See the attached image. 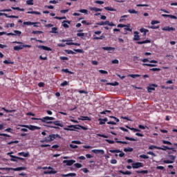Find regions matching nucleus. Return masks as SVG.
<instances>
[{
	"label": "nucleus",
	"instance_id": "nucleus-51",
	"mask_svg": "<svg viewBox=\"0 0 177 177\" xmlns=\"http://www.w3.org/2000/svg\"><path fill=\"white\" fill-rule=\"evenodd\" d=\"M14 32L15 35H21V31L20 30H14Z\"/></svg>",
	"mask_w": 177,
	"mask_h": 177
},
{
	"label": "nucleus",
	"instance_id": "nucleus-23",
	"mask_svg": "<svg viewBox=\"0 0 177 177\" xmlns=\"http://www.w3.org/2000/svg\"><path fill=\"white\" fill-rule=\"evenodd\" d=\"M62 176L67 177V176H77V174L75 173H69L68 174H62Z\"/></svg>",
	"mask_w": 177,
	"mask_h": 177
},
{
	"label": "nucleus",
	"instance_id": "nucleus-5",
	"mask_svg": "<svg viewBox=\"0 0 177 177\" xmlns=\"http://www.w3.org/2000/svg\"><path fill=\"white\" fill-rule=\"evenodd\" d=\"M74 129H78V127H77V125H69L67 127H64V131H74Z\"/></svg>",
	"mask_w": 177,
	"mask_h": 177
},
{
	"label": "nucleus",
	"instance_id": "nucleus-58",
	"mask_svg": "<svg viewBox=\"0 0 177 177\" xmlns=\"http://www.w3.org/2000/svg\"><path fill=\"white\" fill-rule=\"evenodd\" d=\"M62 71H63L64 73H69V74H73V72L69 71L68 69H67V68L62 69Z\"/></svg>",
	"mask_w": 177,
	"mask_h": 177
},
{
	"label": "nucleus",
	"instance_id": "nucleus-19",
	"mask_svg": "<svg viewBox=\"0 0 177 177\" xmlns=\"http://www.w3.org/2000/svg\"><path fill=\"white\" fill-rule=\"evenodd\" d=\"M102 49L103 50H108V52L115 50V48L114 47H102Z\"/></svg>",
	"mask_w": 177,
	"mask_h": 177
},
{
	"label": "nucleus",
	"instance_id": "nucleus-33",
	"mask_svg": "<svg viewBox=\"0 0 177 177\" xmlns=\"http://www.w3.org/2000/svg\"><path fill=\"white\" fill-rule=\"evenodd\" d=\"M12 9H13V10H19L20 12H24V8H20L19 7H12Z\"/></svg>",
	"mask_w": 177,
	"mask_h": 177
},
{
	"label": "nucleus",
	"instance_id": "nucleus-28",
	"mask_svg": "<svg viewBox=\"0 0 177 177\" xmlns=\"http://www.w3.org/2000/svg\"><path fill=\"white\" fill-rule=\"evenodd\" d=\"M24 24V26H32L33 24H37V22L25 21Z\"/></svg>",
	"mask_w": 177,
	"mask_h": 177
},
{
	"label": "nucleus",
	"instance_id": "nucleus-31",
	"mask_svg": "<svg viewBox=\"0 0 177 177\" xmlns=\"http://www.w3.org/2000/svg\"><path fill=\"white\" fill-rule=\"evenodd\" d=\"M29 155L28 152H19L18 153V156H22V157H27Z\"/></svg>",
	"mask_w": 177,
	"mask_h": 177
},
{
	"label": "nucleus",
	"instance_id": "nucleus-4",
	"mask_svg": "<svg viewBox=\"0 0 177 177\" xmlns=\"http://www.w3.org/2000/svg\"><path fill=\"white\" fill-rule=\"evenodd\" d=\"M131 165L133 169H138V168H143V163L140 162L132 163Z\"/></svg>",
	"mask_w": 177,
	"mask_h": 177
},
{
	"label": "nucleus",
	"instance_id": "nucleus-11",
	"mask_svg": "<svg viewBox=\"0 0 177 177\" xmlns=\"http://www.w3.org/2000/svg\"><path fill=\"white\" fill-rule=\"evenodd\" d=\"M26 128H28V129H30V131H35V129H41V127H38L37 126H32V125H30V126H25Z\"/></svg>",
	"mask_w": 177,
	"mask_h": 177
},
{
	"label": "nucleus",
	"instance_id": "nucleus-43",
	"mask_svg": "<svg viewBox=\"0 0 177 177\" xmlns=\"http://www.w3.org/2000/svg\"><path fill=\"white\" fill-rule=\"evenodd\" d=\"M107 26H109L110 27H115V24H114V23L110 22V21H107Z\"/></svg>",
	"mask_w": 177,
	"mask_h": 177
},
{
	"label": "nucleus",
	"instance_id": "nucleus-27",
	"mask_svg": "<svg viewBox=\"0 0 177 177\" xmlns=\"http://www.w3.org/2000/svg\"><path fill=\"white\" fill-rule=\"evenodd\" d=\"M120 174H122V175H131V172L127 171H124L122 170L119 171Z\"/></svg>",
	"mask_w": 177,
	"mask_h": 177
},
{
	"label": "nucleus",
	"instance_id": "nucleus-41",
	"mask_svg": "<svg viewBox=\"0 0 177 177\" xmlns=\"http://www.w3.org/2000/svg\"><path fill=\"white\" fill-rule=\"evenodd\" d=\"M79 12L80 13H84V15H88V10L82 9V10H80Z\"/></svg>",
	"mask_w": 177,
	"mask_h": 177
},
{
	"label": "nucleus",
	"instance_id": "nucleus-14",
	"mask_svg": "<svg viewBox=\"0 0 177 177\" xmlns=\"http://www.w3.org/2000/svg\"><path fill=\"white\" fill-rule=\"evenodd\" d=\"M133 41H139L140 39V36H139V32L138 31L134 32Z\"/></svg>",
	"mask_w": 177,
	"mask_h": 177
},
{
	"label": "nucleus",
	"instance_id": "nucleus-38",
	"mask_svg": "<svg viewBox=\"0 0 177 177\" xmlns=\"http://www.w3.org/2000/svg\"><path fill=\"white\" fill-rule=\"evenodd\" d=\"M163 162L164 164H174V160H165Z\"/></svg>",
	"mask_w": 177,
	"mask_h": 177
},
{
	"label": "nucleus",
	"instance_id": "nucleus-21",
	"mask_svg": "<svg viewBox=\"0 0 177 177\" xmlns=\"http://www.w3.org/2000/svg\"><path fill=\"white\" fill-rule=\"evenodd\" d=\"M8 156H10V157H11V158H17V160H24V158H20V157H17V156H15L13 155H12V153L8 152L7 153Z\"/></svg>",
	"mask_w": 177,
	"mask_h": 177
},
{
	"label": "nucleus",
	"instance_id": "nucleus-54",
	"mask_svg": "<svg viewBox=\"0 0 177 177\" xmlns=\"http://www.w3.org/2000/svg\"><path fill=\"white\" fill-rule=\"evenodd\" d=\"M77 37H80L81 38L84 39V37H85V33H77Z\"/></svg>",
	"mask_w": 177,
	"mask_h": 177
},
{
	"label": "nucleus",
	"instance_id": "nucleus-47",
	"mask_svg": "<svg viewBox=\"0 0 177 177\" xmlns=\"http://www.w3.org/2000/svg\"><path fill=\"white\" fill-rule=\"evenodd\" d=\"M27 5H34V0H28L26 1Z\"/></svg>",
	"mask_w": 177,
	"mask_h": 177
},
{
	"label": "nucleus",
	"instance_id": "nucleus-16",
	"mask_svg": "<svg viewBox=\"0 0 177 177\" xmlns=\"http://www.w3.org/2000/svg\"><path fill=\"white\" fill-rule=\"evenodd\" d=\"M143 63H158L156 60H149V59H143L141 60Z\"/></svg>",
	"mask_w": 177,
	"mask_h": 177
},
{
	"label": "nucleus",
	"instance_id": "nucleus-46",
	"mask_svg": "<svg viewBox=\"0 0 177 177\" xmlns=\"http://www.w3.org/2000/svg\"><path fill=\"white\" fill-rule=\"evenodd\" d=\"M129 77H131V78H136L138 77H140V75H138V74L133 75V74H131V75H129Z\"/></svg>",
	"mask_w": 177,
	"mask_h": 177
},
{
	"label": "nucleus",
	"instance_id": "nucleus-25",
	"mask_svg": "<svg viewBox=\"0 0 177 177\" xmlns=\"http://www.w3.org/2000/svg\"><path fill=\"white\" fill-rule=\"evenodd\" d=\"M108 23L109 22L107 21H105L98 22L96 24H97V26H107Z\"/></svg>",
	"mask_w": 177,
	"mask_h": 177
},
{
	"label": "nucleus",
	"instance_id": "nucleus-17",
	"mask_svg": "<svg viewBox=\"0 0 177 177\" xmlns=\"http://www.w3.org/2000/svg\"><path fill=\"white\" fill-rule=\"evenodd\" d=\"M158 150H163V151H167V150H172V148H169L167 146L163 145L162 147L158 148Z\"/></svg>",
	"mask_w": 177,
	"mask_h": 177
},
{
	"label": "nucleus",
	"instance_id": "nucleus-22",
	"mask_svg": "<svg viewBox=\"0 0 177 177\" xmlns=\"http://www.w3.org/2000/svg\"><path fill=\"white\" fill-rule=\"evenodd\" d=\"M44 174H45V175H48V174H57V171L56 170H50L49 171H44Z\"/></svg>",
	"mask_w": 177,
	"mask_h": 177
},
{
	"label": "nucleus",
	"instance_id": "nucleus-30",
	"mask_svg": "<svg viewBox=\"0 0 177 177\" xmlns=\"http://www.w3.org/2000/svg\"><path fill=\"white\" fill-rule=\"evenodd\" d=\"M28 15H41V12L38 11H28Z\"/></svg>",
	"mask_w": 177,
	"mask_h": 177
},
{
	"label": "nucleus",
	"instance_id": "nucleus-29",
	"mask_svg": "<svg viewBox=\"0 0 177 177\" xmlns=\"http://www.w3.org/2000/svg\"><path fill=\"white\" fill-rule=\"evenodd\" d=\"M50 32L51 34H57L58 33L57 28H56V27L52 28L51 31H50Z\"/></svg>",
	"mask_w": 177,
	"mask_h": 177
},
{
	"label": "nucleus",
	"instance_id": "nucleus-10",
	"mask_svg": "<svg viewBox=\"0 0 177 177\" xmlns=\"http://www.w3.org/2000/svg\"><path fill=\"white\" fill-rule=\"evenodd\" d=\"M162 31H169V32H171V31H175V28H173V27H169V26H166V27H164L162 28Z\"/></svg>",
	"mask_w": 177,
	"mask_h": 177
},
{
	"label": "nucleus",
	"instance_id": "nucleus-53",
	"mask_svg": "<svg viewBox=\"0 0 177 177\" xmlns=\"http://www.w3.org/2000/svg\"><path fill=\"white\" fill-rule=\"evenodd\" d=\"M74 166L76 167V168H82V165H81V163H75L74 165Z\"/></svg>",
	"mask_w": 177,
	"mask_h": 177
},
{
	"label": "nucleus",
	"instance_id": "nucleus-56",
	"mask_svg": "<svg viewBox=\"0 0 177 177\" xmlns=\"http://www.w3.org/2000/svg\"><path fill=\"white\" fill-rule=\"evenodd\" d=\"M99 73H100L101 74H109V72H107V71H104V70H100Z\"/></svg>",
	"mask_w": 177,
	"mask_h": 177
},
{
	"label": "nucleus",
	"instance_id": "nucleus-18",
	"mask_svg": "<svg viewBox=\"0 0 177 177\" xmlns=\"http://www.w3.org/2000/svg\"><path fill=\"white\" fill-rule=\"evenodd\" d=\"M78 120H81L82 121H91V118L88 116H81Z\"/></svg>",
	"mask_w": 177,
	"mask_h": 177
},
{
	"label": "nucleus",
	"instance_id": "nucleus-55",
	"mask_svg": "<svg viewBox=\"0 0 177 177\" xmlns=\"http://www.w3.org/2000/svg\"><path fill=\"white\" fill-rule=\"evenodd\" d=\"M155 88L154 87H147V91L149 93H151V91H155Z\"/></svg>",
	"mask_w": 177,
	"mask_h": 177
},
{
	"label": "nucleus",
	"instance_id": "nucleus-40",
	"mask_svg": "<svg viewBox=\"0 0 177 177\" xmlns=\"http://www.w3.org/2000/svg\"><path fill=\"white\" fill-rule=\"evenodd\" d=\"M140 158H143L144 160H147L149 158V157L147 155L143 154V155L140 156Z\"/></svg>",
	"mask_w": 177,
	"mask_h": 177
},
{
	"label": "nucleus",
	"instance_id": "nucleus-2",
	"mask_svg": "<svg viewBox=\"0 0 177 177\" xmlns=\"http://www.w3.org/2000/svg\"><path fill=\"white\" fill-rule=\"evenodd\" d=\"M12 44H18L19 46H14V50H21L24 48H31V45L23 44V42L13 41Z\"/></svg>",
	"mask_w": 177,
	"mask_h": 177
},
{
	"label": "nucleus",
	"instance_id": "nucleus-20",
	"mask_svg": "<svg viewBox=\"0 0 177 177\" xmlns=\"http://www.w3.org/2000/svg\"><path fill=\"white\" fill-rule=\"evenodd\" d=\"M68 24H70V21H64L62 22V26L63 27H64V28H68Z\"/></svg>",
	"mask_w": 177,
	"mask_h": 177
},
{
	"label": "nucleus",
	"instance_id": "nucleus-26",
	"mask_svg": "<svg viewBox=\"0 0 177 177\" xmlns=\"http://www.w3.org/2000/svg\"><path fill=\"white\" fill-rule=\"evenodd\" d=\"M140 32H144V37L145 35H146V34H147V32H149V30L145 28H142L140 29Z\"/></svg>",
	"mask_w": 177,
	"mask_h": 177
},
{
	"label": "nucleus",
	"instance_id": "nucleus-7",
	"mask_svg": "<svg viewBox=\"0 0 177 177\" xmlns=\"http://www.w3.org/2000/svg\"><path fill=\"white\" fill-rule=\"evenodd\" d=\"M26 169V167H17V168H6V171H24Z\"/></svg>",
	"mask_w": 177,
	"mask_h": 177
},
{
	"label": "nucleus",
	"instance_id": "nucleus-64",
	"mask_svg": "<svg viewBox=\"0 0 177 177\" xmlns=\"http://www.w3.org/2000/svg\"><path fill=\"white\" fill-rule=\"evenodd\" d=\"M111 164H117V160L115 159H112L110 161Z\"/></svg>",
	"mask_w": 177,
	"mask_h": 177
},
{
	"label": "nucleus",
	"instance_id": "nucleus-15",
	"mask_svg": "<svg viewBox=\"0 0 177 177\" xmlns=\"http://www.w3.org/2000/svg\"><path fill=\"white\" fill-rule=\"evenodd\" d=\"M88 9L94 12H102L103 10L102 8H97L96 7H88Z\"/></svg>",
	"mask_w": 177,
	"mask_h": 177
},
{
	"label": "nucleus",
	"instance_id": "nucleus-44",
	"mask_svg": "<svg viewBox=\"0 0 177 177\" xmlns=\"http://www.w3.org/2000/svg\"><path fill=\"white\" fill-rule=\"evenodd\" d=\"M126 140H131V142H136V139L129 138V137H125Z\"/></svg>",
	"mask_w": 177,
	"mask_h": 177
},
{
	"label": "nucleus",
	"instance_id": "nucleus-9",
	"mask_svg": "<svg viewBox=\"0 0 177 177\" xmlns=\"http://www.w3.org/2000/svg\"><path fill=\"white\" fill-rule=\"evenodd\" d=\"M91 151L95 154H104V150L103 149H93Z\"/></svg>",
	"mask_w": 177,
	"mask_h": 177
},
{
	"label": "nucleus",
	"instance_id": "nucleus-39",
	"mask_svg": "<svg viewBox=\"0 0 177 177\" xmlns=\"http://www.w3.org/2000/svg\"><path fill=\"white\" fill-rule=\"evenodd\" d=\"M71 143H73L74 145H82V142L81 141H78V140L71 141Z\"/></svg>",
	"mask_w": 177,
	"mask_h": 177
},
{
	"label": "nucleus",
	"instance_id": "nucleus-49",
	"mask_svg": "<svg viewBox=\"0 0 177 177\" xmlns=\"http://www.w3.org/2000/svg\"><path fill=\"white\" fill-rule=\"evenodd\" d=\"M116 143H122V145H128V142L127 141H120V140H117Z\"/></svg>",
	"mask_w": 177,
	"mask_h": 177
},
{
	"label": "nucleus",
	"instance_id": "nucleus-52",
	"mask_svg": "<svg viewBox=\"0 0 177 177\" xmlns=\"http://www.w3.org/2000/svg\"><path fill=\"white\" fill-rule=\"evenodd\" d=\"M5 27L6 28H9V27H15V24H8Z\"/></svg>",
	"mask_w": 177,
	"mask_h": 177
},
{
	"label": "nucleus",
	"instance_id": "nucleus-57",
	"mask_svg": "<svg viewBox=\"0 0 177 177\" xmlns=\"http://www.w3.org/2000/svg\"><path fill=\"white\" fill-rule=\"evenodd\" d=\"M162 143L164 145H172V143L171 142L167 141V140H162Z\"/></svg>",
	"mask_w": 177,
	"mask_h": 177
},
{
	"label": "nucleus",
	"instance_id": "nucleus-62",
	"mask_svg": "<svg viewBox=\"0 0 177 177\" xmlns=\"http://www.w3.org/2000/svg\"><path fill=\"white\" fill-rule=\"evenodd\" d=\"M169 19H174V20L177 19V17L175 15H169Z\"/></svg>",
	"mask_w": 177,
	"mask_h": 177
},
{
	"label": "nucleus",
	"instance_id": "nucleus-42",
	"mask_svg": "<svg viewBox=\"0 0 177 177\" xmlns=\"http://www.w3.org/2000/svg\"><path fill=\"white\" fill-rule=\"evenodd\" d=\"M129 25H126V26H124V30H125L126 31H132V29H131L130 28H129Z\"/></svg>",
	"mask_w": 177,
	"mask_h": 177
},
{
	"label": "nucleus",
	"instance_id": "nucleus-59",
	"mask_svg": "<svg viewBox=\"0 0 177 177\" xmlns=\"http://www.w3.org/2000/svg\"><path fill=\"white\" fill-rule=\"evenodd\" d=\"M66 85H68V82L64 81L63 83H61V86H66Z\"/></svg>",
	"mask_w": 177,
	"mask_h": 177
},
{
	"label": "nucleus",
	"instance_id": "nucleus-63",
	"mask_svg": "<svg viewBox=\"0 0 177 177\" xmlns=\"http://www.w3.org/2000/svg\"><path fill=\"white\" fill-rule=\"evenodd\" d=\"M68 41H66V45H73L74 43L71 42L73 40H68Z\"/></svg>",
	"mask_w": 177,
	"mask_h": 177
},
{
	"label": "nucleus",
	"instance_id": "nucleus-3",
	"mask_svg": "<svg viewBox=\"0 0 177 177\" xmlns=\"http://www.w3.org/2000/svg\"><path fill=\"white\" fill-rule=\"evenodd\" d=\"M110 153H120V154H115V157H124V156H125V153L124 152H122V151L120 150V149H110L109 150Z\"/></svg>",
	"mask_w": 177,
	"mask_h": 177
},
{
	"label": "nucleus",
	"instance_id": "nucleus-35",
	"mask_svg": "<svg viewBox=\"0 0 177 177\" xmlns=\"http://www.w3.org/2000/svg\"><path fill=\"white\" fill-rule=\"evenodd\" d=\"M129 13L131 14H134V15H138V11L133 10V9H130L128 10Z\"/></svg>",
	"mask_w": 177,
	"mask_h": 177
},
{
	"label": "nucleus",
	"instance_id": "nucleus-50",
	"mask_svg": "<svg viewBox=\"0 0 177 177\" xmlns=\"http://www.w3.org/2000/svg\"><path fill=\"white\" fill-rule=\"evenodd\" d=\"M69 147L71 149H78V146L77 145H74L73 144L69 145Z\"/></svg>",
	"mask_w": 177,
	"mask_h": 177
},
{
	"label": "nucleus",
	"instance_id": "nucleus-61",
	"mask_svg": "<svg viewBox=\"0 0 177 177\" xmlns=\"http://www.w3.org/2000/svg\"><path fill=\"white\" fill-rule=\"evenodd\" d=\"M159 23L160 21L153 20V21H151V24H152V26H154V24H158Z\"/></svg>",
	"mask_w": 177,
	"mask_h": 177
},
{
	"label": "nucleus",
	"instance_id": "nucleus-60",
	"mask_svg": "<svg viewBox=\"0 0 177 177\" xmlns=\"http://www.w3.org/2000/svg\"><path fill=\"white\" fill-rule=\"evenodd\" d=\"M169 158H170V160H171V161H174V160H175V158H176V156L170 155V156H169Z\"/></svg>",
	"mask_w": 177,
	"mask_h": 177
},
{
	"label": "nucleus",
	"instance_id": "nucleus-12",
	"mask_svg": "<svg viewBox=\"0 0 177 177\" xmlns=\"http://www.w3.org/2000/svg\"><path fill=\"white\" fill-rule=\"evenodd\" d=\"M37 48H39V49H42L43 50L52 51V48L45 46H37Z\"/></svg>",
	"mask_w": 177,
	"mask_h": 177
},
{
	"label": "nucleus",
	"instance_id": "nucleus-34",
	"mask_svg": "<svg viewBox=\"0 0 177 177\" xmlns=\"http://www.w3.org/2000/svg\"><path fill=\"white\" fill-rule=\"evenodd\" d=\"M124 151L127 152H131L133 151V148L128 147V148H124Z\"/></svg>",
	"mask_w": 177,
	"mask_h": 177
},
{
	"label": "nucleus",
	"instance_id": "nucleus-32",
	"mask_svg": "<svg viewBox=\"0 0 177 177\" xmlns=\"http://www.w3.org/2000/svg\"><path fill=\"white\" fill-rule=\"evenodd\" d=\"M142 66H147V67H157V65L153 64H142Z\"/></svg>",
	"mask_w": 177,
	"mask_h": 177
},
{
	"label": "nucleus",
	"instance_id": "nucleus-24",
	"mask_svg": "<svg viewBox=\"0 0 177 177\" xmlns=\"http://www.w3.org/2000/svg\"><path fill=\"white\" fill-rule=\"evenodd\" d=\"M105 10H109V12H117V10L114 9L113 7H104Z\"/></svg>",
	"mask_w": 177,
	"mask_h": 177
},
{
	"label": "nucleus",
	"instance_id": "nucleus-1",
	"mask_svg": "<svg viewBox=\"0 0 177 177\" xmlns=\"http://www.w3.org/2000/svg\"><path fill=\"white\" fill-rule=\"evenodd\" d=\"M31 120L41 121V122H45L46 124H52V121H55V118L46 116L42 118H32Z\"/></svg>",
	"mask_w": 177,
	"mask_h": 177
},
{
	"label": "nucleus",
	"instance_id": "nucleus-48",
	"mask_svg": "<svg viewBox=\"0 0 177 177\" xmlns=\"http://www.w3.org/2000/svg\"><path fill=\"white\" fill-rule=\"evenodd\" d=\"M150 71H161V69L160 68H152Z\"/></svg>",
	"mask_w": 177,
	"mask_h": 177
},
{
	"label": "nucleus",
	"instance_id": "nucleus-6",
	"mask_svg": "<svg viewBox=\"0 0 177 177\" xmlns=\"http://www.w3.org/2000/svg\"><path fill=\"white\" fill-rule=\"evenodd\" d=\"M56 138H60V136L58 134H51L48 136V141L53 142V140H55Z\"/></svg>",
	"mask_w": 177,
	"mask_h": 177
},
{
	"label": "nucleus",
	"instance_id": "nucleus-45",
	"mask_svg": "<svg viewBox=\"0 0 177 177\" xmlns=\"http://www.w3.org/2000/svg\"><path fill=\"white\" fill-rule=\"evenodd\" d=\"M49 143V139L44 138V140H40V143Z\"/></svg>",
	"mask_w": 177,
	"mask_h": 177
},
{
	"label": "nucleus",
	"instance_id": "nucleus-8",
	"mask_svg": "<svg viewBox=\"0 0 177 177\" xmlns=\"http://www.w3.org/2000/svg\"><path fill=\"white\" fill-rule=\"evenodd\" d=\"M74 163H75V160H63V164H66V165H68L69 167L73 165V164H74Z\"/></svg>",
	"mask_w": 177,
	"mask_h": 177
},
{
	"label": "nucleus",
	"instance_id": "nucleus-36",
	"mask_svg": "<svg viewBox=\"0 0 177 177\" xmlns=\"http://www.w3.org/2000/svg\"><path fill=\"white\" fill-rule=\"evenodd\" d=\"M106 85H111L112 86H118L119 83L118 82H115L114 83H106Z\"/></svg>",
	"mask_w": 177,
	"mask_h": 177
},
{
	"label": "nucleus",
	"instance_id": "nucleus-13",
	"mask_svg": "<svg viewBox=\"0 0 177 177\" xmlns=\"http://www.w3.org/2000/svg\"><path fill=\"white\" fill-rule=\"evenodd\" d=\"M51 124H53L54 125H57V127H61V128H63V127H64V124H63V123H61L60 121L59 120L52 122Z\"/></svg>",
	"mask_w": 177,
	"mask_h": 177
},
{
	"label": "nucleus",
	"instance_id": "nucleus-37",
	"mask_svg": "<svg viewBox=\"0 0 177 177\" xmlns=\"http://www.w3.org/2000/svg\"><path fill=\"white\" fill-rule=\"evenodd\" d=\"M153 149H156L157 150H158L159 147L155 146V145H151L149 147V150H153Z\"/></svg>",
	"mask_w": 177,
	"mask_h": 177
}]
</instances>
